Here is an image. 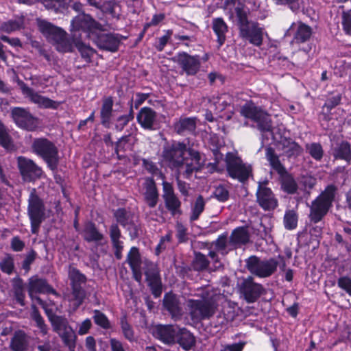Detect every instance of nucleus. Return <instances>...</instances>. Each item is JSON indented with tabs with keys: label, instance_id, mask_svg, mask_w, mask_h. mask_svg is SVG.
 Returning <instances> with one entry per match:
<instances>
[{
	"label": "nucleus",
	"instance_id": "nucleus-1",
	"mask_svg": "<svg viewBox=\"0 0 351 351\" xmlns=\"http://www.w3.org/2000/svg\"><path fill=\"white\" fill-rule=\"evenodd\" d=\"M162 158L171 169L176 170L179 174L182 173L187 179L204 166L199 152L180 141H173L171 144L165 145Z\"/></svg>",
	"mask_w": 351,
	"mask_h": 351
},
{
	"label": "nucleus",
	"instance_id": "nucleus-2",
	"mask_svg": "<svg viewBox=\"0 0 351 351\" xmlns=\"http://www.w3.org/2000/svg\"><path fill=\"white\" fill-rule=\"evenodd\" d=\"M265 156L269 165L279 176L281 189L288 194H295L298 189L293 176L290 173L280 160V156L271 147L265 149Z\"/></svg>",
	"mask_w": 351,
	"mask_h": 351
},
{
	"label": "nucleus",
	"instance_id": "nucleus-3",
	"mask_svg": "<svg viewBox=\"0 0 351 351\" xmlns=\"http://www.w3.org/2000/svg\"><path fill=\"white\" fill-rule=\"evenodd\" d=\"M337 188L328 185L321 194L312 202L310 206L309 220L315 224L320 222L328 212L335 199Z\"/></svg>",
	"mask_w": 351,
	"mask_h": 351
},
{
	"label": "nucleus",
	"instance_id": "nucleus-4",
	"mask_svg": "<svg viewBox=\"0 0 351 351\" xmlns=\"http://www.w3.org/2000/svg\"><path fill=\"white\" fill-rule=\"evenodd\" d=\"M27 202V215L31 223V231L36 234L40 224L45 219V204L35 188L30 190Z\"/></svg>",
	"mask_w": 351,
	"mask_h": 351
},
{
	"label": "nucleus",
	"instance_id": "nucleus-5",
	"mask_svg": "<svg viewBox=\"0 0 351 351\" xmlns=\"http://www.w3.org/2000/svg\"><path fill=\"white\" fill-rule=\"evenodd\" d=\"M245 268L254 276L265 278L272 276L277 271L279 261L275 258H264L252 255L245 261Z\"/></svg>",
	"mask_w": 351,
	"mask_h": 351
},
{
	"label": "nucleus",
	"instance_id": "nucleus-6",
	"mask_svg": "<svg viewBox=\"0 0 351 351\" xmlns=\"http://www.w3.org/2000/svg\"><path fill=\"white\" fill-rule=\"evenodd\" d=\"M240 112L242 116L254 121L261 132H272L270 115L252 101H247L241 107Z\"/></svg>",
	"mask_w": 351,
	"mask_h": 351
},
{
	"label": "nucleus",
	"instance_id": "nucleus-7",
	"mask_svg": "<svg viewBox=\"0 0 351 351\" xmlns=\"http://www.w3.org/2000/svg\"><path fill=\"white\" fill-rule=\"evenodd\" d=\"M32 149L43 159L50 169H57L59 163L58 149L53 143L45 138H36L32 143Z\"/></svg>",
	"mask_w": 351,
	"mask_h": 351
},
{
	"label": "nucleus",
	"instance_id": "nucleus-8",
	"mask_svg": "<svg viewBox=\"0 0 351 351\" xmlns=\"http://www.w3.org/2000/svg\"><path fill=\"white\" fill-rule=\"evenodd\" d=\"M187 306L191 319L201 321L209 319L215 313L217 304L212 298L201 300L189 299Z\"/></svg>",
	"mask_w": 351,
	"mask_h": 351
},
{
	"label": "nucleus",
	"instance_id": "nucleus-9",
	"mask_svg": "<svg viewBox=\"0 0 351 351\" xmlns=\"http://www.w3.org/2000/svg\"><path fill=\"white\" fill-rule=\"evenodd\" d=\"M226 170L228 175L244 183L252 176V167L250 165L244 163L236 154L228 152L225 158Z\"/></svg>",
	"mask_w": 351,
	"mask_h": 351
},
{
	"label": "nucleus",
	"instance_id": "nucleus-10",
	"mask_svg": "<svg viewBox=\"0 0 351 351\" xmlns=\"http://www.w3.org/2000/svg\"><path fill=\"white\" fill-rule=\"evenodd\" d=\"M237 287L241 297L247 303L255 302L262 295L266 293V289L263 286L256 282L251 276L241 279Z\"/></svg>",
	"mask_w": 351,
	"mask_h": 351
},
{
	"label": "nucleus",
	"instance_id": "nucleus-11",
	"mask_svg": "<svg viewBox=\"0 0 351 351\" xmlns=\"http://www.w3.org/2000/svg\"><path fill=\"white\" fill-rule=\"evenodd\" d=\"M10 116L14 123L21 129L33 132L36 131L39 127V119L33 115L28 108H12L10 109Z\"/></svg>",
	"mask_w": 351,
	"mask_h": 351
},
{
	"label": "nucleus",
	"instance_id": "nucleus-12",
	"mask_svg": "<svg viewBox=\"0 0 351 351\" xmlns=\"http://www.w3.org/2000/svg\"><path fill=\"white\" fill-rule=\"evenodd\" d=\"M17 165L23 180L25 182H34L40 179L43 171L32 160L24 156L17 158Z\"/></svg>",
	"mask_w": 351,
	"mask_h": 351
},
{
	"label": "nucleus",
	"instance_id": "nucleus-13",
	"mask_svg": "<svg viewBox=\"0 0 351 351\" xmlns=\"http://www.w3.org/2000/svg\"><path fill=\"white\" fill-rule=\"evenodd\" d=\"M144 273L152 293L155 298H158L162 293V282L160 270L157 265L153 262L145 261Z\"/></svg>",
	"mask_w": 351,
	"mask_h": 351
},
{
	"label": "nucleus",
	"instance_id": "nucleus-14",
	"mask_svg": "<svg viewBox=\"0 0 351 351\" xmlns=\"http://www.w3.org/2000/svg\"><path fill=\"white\" fill-rule=\"evenodd\" d=\"M162 197L165 208L172 215L181 214V202L176 195L172 184L166 181L162 182Z\"/></svg>",
	"mask_w": 351,
	"mask_h": 351
},
{
	"label": "nucleus",
	"instance_id": "nucleus-15",
	"mask_svg": "<svg viewBox=\"0 0 351 351\" xmlns=\"http://www.w3.org/2000/svg\"><path fill=\"white\" fill-rule=\"evenodd\" d=\"M172 60L174 62L178 63L188 75H195L200 67L199 56H192L186 52L178 53Z\"/></svg>",
	"mask_w": 351,
	"mask_h": 351
},
{
	"label": "nucleus",
	"instance_id": "nucleus-16",
	"mask_svg": "<svg viewBox=\"0 0 351 351\" xmlns=\"http://www.w3.org/2000/svg\"><path fill=\"white\" fill-rule=\"evenodd\" d=\"M38 26L41 33L54 47L67 36L66 32L62 29L45 20H38Z\"/></svg>",
	"mask_w": 351,
	"mask_h": 351
},
{
	"label": "nucleus",
	"instance_id": "nucleus-17",
	"mask_svg": "<svg viewBox=\"0 0 351 351\" xmlns=\"http://www.w3.org/2000/svg\"><path fill=\"white\" fill-rule=\"evenodd\" d=\"M142 184V195L144 202L150 208L156 206L159 201V192L152 177H145Z\"/></svg>",
	"mask_w": 351,
	"mask_h": 351
},
{
	"label": "nucleus",
	"instance_id": "nucleus-18",
	"mask_svg": "<svg viewBox=\"0 0 351 351\" xmlns=\"http://www.w3.org/2000/svg\"><path fill=\"white\" fill-rule=\"evenodd\" d=\"M256 196V202L265 211L273 210L278 205V199L269 187H258Z\"/></svg>",
	"mask_w": 351,
	"mask_h": 351
},
{
	"label": "nucleus",
	"instance_id": "nucleus-19",
	"mask_svg": "<svg viewBox=\"0 0 351 351\" xmlns=\"http://www.w3.org/2000/svg\"><path fill=\"white\" fill-rule=\"evenodd\" d=\"M19 84L21 86L23 93L25 95L31 100L32 102L45 108L56 109L58 108V102L39 95L32 88L27 86V84L23 82H19Z\"/></svg>",
	"mask_w": 351,
	"mask_h": 351
},
{
	"label": "nucleus",
	"instance_id": "nucleus-20",
	"mask_svg": "<svg viewBox=\"0 0 351 351\" xmlns=\"http://www.w3.org/2000/svg\"><path fill=\"white\" fill-rule=\"evenodd\" d=\"M27 291L29 296L34 300L35 293H52L57 294L56 291L47 282L45 278L33 276L28 280Z\"/></svg>",
	"mask_w": 351,
	"mask_h": 351
},
{
	"label": "nucleus",
	"instance_id": "nucleus-21",
	"mask_svg": "<svg viewBox=\"0 0 351 351\" xmlns=\"http://www.w3.org/2000/svg\"><path fill=\"white\" fill-rule=\"evenodd\" d=\"M152 335L166 344H174L176 342L178 330L173 325H158L153 328Z\"/></svg>",
	"mask_w": 351,
	"mask_h": 351
},
{
	"label": "nucleus",
	"instance_id": "nucleus-22",
	"mask_svg": "<svg viewBox=\"0 0 351 351\" xmlns=\"http://www.w3.org/2000/svg\"><path fill=\"white\" fill-rule=\"evenodd\" d=\"M122 38L119 34H99L95 38V43L100 49L115 52L119 49Z\"/></svg>",
	"mask_w": 351,
	"mask_h": 351
},
{
	"label": "nucleus",
	"instance_id": "nucleus-23",
	"mask_svg": "<svg viewBox=\"0 0 351 351\" xmlns=\"http://www.w3.org/2000/svg\"><path fill=\"white\" fill-rule=\"evenodd\" d=\"M137 121L142 128L146 130H156L158 128V121L156 112L149 107H143L138 112Z\"/></svg>",
	"mask_w": 351,
	"mask_h": 351
},
{
	"label": "nucleus",
	"instance_id": "nucleus-24",
	"mask_svg": "<svg viewBox=\"0 0 351 351\" xmlns=\"http://www.w3.org/2000/svg\"><path fill=\"white\" fill-rule=\"evenodd\" d=\"M100 25L95 21L90 15L84 12L79 14L71 21L72 32L82 30L90 31L93 29H99Z\"/></svg>",
	"mask_w": 351,
	"mask_h": 351
},
{
	"label": "nucleus",
	"instance_id": "nucleus-25",
	"mask_svg": "<svg viewBox=\"0 0 351 351\" xmlns=\"http://www.w3.org/2000/svg\"><path fill=\"white\" fill-rule=\"evenodd\" d=\"M250 241V235L247 226H240L232 232L228 243L233 248L237 249L247 244Z\"/></svg>",
	"mask_w": 351,
	"mask_h": 351
},
{
	"label": "nucleus",
	"instance_id": "nucleus-26",
	"mask_svg": "<svg viewBox=\"0 0 351 351\" xmlns=\"http://www.w3.org/2000/svg\"><path fill=\"white\" fill-rule=\"evenodd\" d=\"M278 149L281 152V155L288 158H296L301 155L303 151L301 146L296 142L287 138L281 140L279 142Z\"/></svg>",
	"mask_w": 351,
	"mask_h": 351
},
{
	"label": "nucleus",
	"instance_id": "nucleus-27",
	"mask_svg": "<svg viewBox=\"0 0 351 351\" xmlns=\"http://www.w3.org/2000/svg\"><path fill=\"white\" fill-rule=\"evenodd\" d=\"M163 306L175 320L180 319L182 309L178 298L175 294L166 293L163 298Z\"/></svg>",
	"mask_w": 351,
	"mask_h": 351
},
{
	"label": "nucleus",
	"instance_id": "nucleus-28",
	"mask_svg": "<svg viewBox=\"0 0 351 351\" xmlns=\"http://www.w3.org/2000/svg\"><path fill=\"white\" fill-rule=\"evenodd\" d=\"M245 29L246 31L245 32L243 31L239 32L240 36L243 38L249 40L250 43L256 46H260L262 45L263 32V29L258 26V23H252V24Z\"/></svg>",
	"mask_w": 351,
	"mask_h": 351
},
{
	"label": "nucleus",
	"instance_id": "nucleus-29",
	"mask_svg": "<svg viewBox=\"0 0 351 351\" xmlns=\"http://www.w3.org/2000/svg\"><path fill=\"white\" fill-rule=\"evenodd\" d=\"M29 339L23 330H16L11 338L10 348L12 351H27Z\"/></svg>",
	"mask_w": 351,
	"mask_h": 351
},
{
	"label": "nucleus",
	"instance_id": "nucleus-30",
	"mask_svg": "<svg viewBox=\"0 0 351 351\" xmlns=\"http://www.w3.org/2000/svg\"><path fill=\"white\" fill-rule=\"evenodd\" d=\"M195 117H180L173 125L175 132L180 135L193 133L196 129Z\"/></svg>",
	"mask_w": 351,
	"mask_h": 351
},
{
	"label": "nucleus",
	"instance_id": "nucleus-31",
	"mask_svg": "<svg viewBox=\"0 0 351 351\" xmlns=\"http://www.w3.org/2000/svg\"><path fill=\"white\" fill-rule=\"evenodd\" d=\"M109 234L112 247L114 249V256L117 260H121L123 246L122 241H120L121 234L117 223H112L110 226Z\"/></svg>",
	"mask_w": 351,
	"mask_h": 351
},
{
	"label": "nucleus",
	"instance_id": "nucleus-32",
	"mask_svg": "<svg viewBox=\"0 0 351 351\" xmlns=\"http://www.w3.org/2000/svg\"><path fill=\"white\" fill-rule=\"evenodd\" d=\"M82 237L88 243H99L104 238V234L99 231L96 225L90 221H87L84 224Z\"/></svg>",
	"mask_w": 351,
	"mask_h": 351
},
{
	"label": "nucleus",
	"instance_id": "nucleus-33",
	"mask_svg": "<svg viewBox=\"0 0 351 351\" xmlns=\"http://www.w3.org/2000/svg\"><path fill=\"white\" fill-rule=\"evenodd\" d=\"M12 283V293L16 302L21 306H25V284L21 278L16 276L11 280Z\"/></svg>",
	"mask_w": 351,
	"mask_h": 351
},
{
	"label": "nucleus",
	"instance_id": "nucleus-34",
	"mask_svg": "<svg viewBox=\"0 0 351 351\" xmlns=\"http://www.w3.org/2000/svg\"><path fill=\"white\" fill-rule=\"evenodd\" d=\"M113 104L114 101L111 96L104 97L102 100V106L100 110L101 123L106 128H109L110 125Z\"/></svg>",
	"mask_w": 351,
	"mask_h": 351
},
{
	"label": "nucleus",
	"instance_id": "nucleus-35",
	"mask_svg": "<svg viewBox=\"0 0 351 351\" xmlns=\"http://www.w3.org/2000/svg\"><path fill=\"white\" fill-rule=\"evenodd\" d=\"M88 287L87 283L71 286L72 300L74 302L75 309H77L84 302L87 296Z\"/></svg>",
	"mask_w": 351,
	"mask_h": 351
},
{
	"label": "nucleus",
	"instance_id": "nucleus-36",
	"mask_svg": "<svg viewBox=\"0 0 351 351\" xmlns=\"http://www.w3.org/2000/svg\"><path fill=\"white\" fill-rule=\"evenodd\" d=\"M332 155L335 159H342L349 162L351 160V145L350 143L343 141L337 143L333 149Z\"/></svg>",
	"mask_w": 351,
	"mask_h": 351
},
{
	"label": "nucleus",
	"instance_id": "nucleus-37",
	"mask_svg": "<svg viewBox=\"0 0 351 351\" xmlns=\"http://www.w3.org/2000/svg\"><path fill=\"white\" fill-rule=\"evenodd\" d=\"M312 34L313 29L310 26L300 22L293 36V42L298 44L305 43L311 38Z\"/></svg>",
	"mask_w": 351,
	"mask_h": 351
},
{
	"label": "nucleus",
	"instance_id": "nucleus-38",
	"mask_svg": "<svg viewBox=\"0 0 351 351\" xmlns=\"http://www.w3.org/2000/svg\"><path fill=\"white\" fill-rule=\"evenodd\" d=\"M176 341L185 350H190L195 343L194 336L186 328H182L178 331Z\"/></svg>",
	"mask_w": 351,
	"mask_h": 351
},
{
	"label": "nucleus",
	"instance_id": "nucleus-39",
	"mask_svg": "<svg viewBox=\"0 0 351 351\" xmlns=\"http://www.w3.org/2000/svg\"><path fill=\"white\" fill-rule=\"evenodd\" d=\"M213 29L217 36V43L221 47L225 42L228 32V26L221 18H216L213 21Z\"/></svg>",
	"mask_w": 351,
	"mask_h": 351
},
{
	"label": "nucleus",
	"instance_id": "nucleus-40",
	"mask_svg": "<svg viewBox=\"0 0 351 351\" xmlns=\"http://www.w3.org/2000/svg\"><path fill=\"white\" fill-rule=\"evenodd\" d=\"M0 145L8 152L16 150V146L9 134V130L1 121H0Z\"/></svg>",
	"mask_w": 351,
	"mask_h": 351
},
{
	"label": "nucleus",
	"instance_id": "nucleus-41",
	"mask_svg": "<svg viewBox=\"0 0 351 351\" xmlns=\"http://www.w3.org/2000/svg\"><path fill=\"white\" fill-rule=\"evenodd\" d=\"M68 278L70 281V286L85 285L88 282L86 276L71 265L68 268Z\"/></svg>",
	"mask_w": 351,
	"mask_h": 351
},
{
	"label": "nucleus",
	"instance_id": "nucleus-42",
	"mask_svg": "<svg viewBox=\"0 0 351 351\" xmlns=\"http://www.w3.org/2000/svg\"><path fill=\"white\" fill-rule=\"evenodd\" d=\"M49 319L51 324L53 330L58 335L71 327L67 319L64 316L54 314L50 315Z\"/></svg>",
	"mask_w": 351,
	"mask_h": 351
},
{
	"label": "nucleus",
	"instance_id": "nucleus-43",
	"mask_svg": "<svg viewBox=\"0 0 351 351\" xmlns=\"http://www.w3.org/2000/svg\"><path fill=\"white\" fill-rule=\"evenodd\" d=\"M114 217L118 223L124 228L133 224L134 214L125 208H118L114 212Z\"/></svg>",
	"mask_w": 351,
	"mask_h": 351
},
{
	"label": "nucleus",
	"instance_id": "nucleus-44",
	"mask_svg": "<svg viewBox=\"0 0 351 351\" xmlns=\"http://www.w3.org/2000/svg\"><path fill=\"white\" fill-rule=\"evenodd\" d=\"M65 346L68 347L70 351H75L76 347L77 335L71 326L67 330L58 334Z\"/></svg>",
	"mask_w": 351,
	"mask_h": 351
},
{
	"label": "nucleus",
	"instance_id": "nucleus-45",
	"mask_svg": "<svg viewBox=\"0 0 351 351\" xmlns=\"http://www.w3.org/2000/svg\"><path fill=\"white\" fill-rule=\"evenodd\" d=\"M227 95H223L219 97H213L208 100L209 108L213 109L216 114L224 110L230 103L227 100Z\"/></svg>",
	"mask_w": 351,
	"mask_h": 351
},
{
	"label": "nucleus",
	"instance_id": "nucleus-46",
	"mask_svg": "<svg viewBox=\"0 0 351 351\" xmlns=\"http://www.w3.org/2000/svg\"><path fill=\"white\" fill-rule=\"evenodd\" d=\"M74 45L78 49L81 56L84 60L89 63L91 62V58L95 53V51L90 46L85 45L82 41L78 38L73 39Z\"/></svg>",
	"mask_w": 351,
	"mask_h": 351
},
{
	"label": "nucleus",
	"instance_id": "nucleus-47",
	"mask_svg": "<svg viewBox=\"0 0 351 351\" xmlns=\"http://www.w3.org/2000/svg\"><path fill=\"white\" fill-rule=\"evenodd\" d=\"M209 261L201 252H195V257L192 261V267L195 271H201L206 269L209 265Z\"/></svg>",
	"mask_w": 351,
	"mask_h": 351
},
{
	"label": "nucleus",
	"instance_id": "nucleus-48",
	"mask_svg": "<svg viewBox=\"0 0 351 351\" xmlns=\"http://www.w3.org/2000/svg\"><path fill=\"white\" fill-rule=\"evenodd\" d=\"M0 269L3 273L11 275L15 269L13 256L10 254H5L0 261Z\"/></svg>",
	"mask_w": 351,
	"mask_h": 351
},
{
	"label": "nucleus",
	"instance_id": "nucleus-49",
	"mask_svg": "<svg viewBox=\"0 0 351 351\" xmlns=\"http://www.w3.org/2000/svg\"><path fill=\"white\" fill-rule=\"evenodd\" d=\"M127 262L128 263L131 270H134L135 268L141 267V254L139 253L138 248L136 247H132L128 256H127Z\"/></svg>",
	"mask_w": 351,
	"mask_h": 351
},
{
	"label": "nucleus",
	"instance_id": "nucleus-50",
	"mask_svg": "<svg viewBox=\"0 0 351 351\" xmlns=\"http://www.w3.org/2000/svg\"><path fill=\"white\" fill-rule=\"evenodd\" d=\"M205 201L202 195H199L195 199L194 204L192 206V212L190 216L191 221L198 219L200 215L204 210Z\"/></svg>",
	"mask_w": 351,
	"mask_h": 351
},
{
	"label": "nucleus",
	"instance_id": "nucleus-51",
	"mask_svg": "<svg viewBox=\"0 0 351 351\" xmlns=\"http://www.w3.org/2000/svg\"><path fill=\"white\" fill-rule=\"evenodd\" d=\"M32 312L31 313V317L32 319L36 322V326L40 329V332L43 333V335H45L47 334L48 332V328L47 326L45 324V321L40 314L37 307L36 305L32 304Z\"/></svg>",
	"mask_w": 351,
	"mask_h": 351
},
{
	"label": "nucleus",
	"instance_id": "nucleus-52",
	"mask_svg": "<svg viewBox=\"0 0 351 351\" xmlns=\"http://www.w3.org/2000/svg\"><path fill=\"white\" fill-rule=\"evenodd\" d=\"M311 50V47H308L306 49H300L295 51L293 56V64L300 66L306 63L310 58L308 53Z\"/></svg>",
	"mask_w": 351,
	"mask_h": 351
},
{
	"label": "nucleus",
	"instance_id": "nucleus-53",
	"mask_svg": "<svg viewBox=\"0 0 351 351\" xmlns=\"http://www.w3.org/2000/svg\"><path fill=\"white\" fill-rule=\"evenodd\" d=\"M235 13L238 21L239 32L241 31L245 32L246 31L245 29L252 24V23H250L247 19L246 12L243 8L237 7L235 8Z\"/></svg>",
	"mask_w": 351,
	"mask_h": 351
},
{
	"label": "nucleus",
	"instance_id": "nucleus-54",
	"mask_svg": "<svg viewBox=\"0 0 351 351\" xmlns=\"http://www.w3.org/2000/svg\"><path fill=\"white\" fill-rule=\"evenodd\" d=\"M285 227L287 230H293L297 227L298 215L293 210H287L284 216Z\"/></svg>",
	"mask_w": 351,
	"mask_h": 351
},
{
	"label": "nucleus",
	"instance_id": "nucleus-55",
	"mask_svg": "<svg viewBox=\"0 0 351 351\" xmlns=\"http://www.w3.org/2000/svg\"><path fill=\"white\" fill-rule=\"evenodd\" d=\"M134 119V112L132 107L130 108V112L128 114L119 116L114 125V129L117 131L121 132L124 128L128 124L130 121Z\"/></svg>",
	"mask_w": 351,
	"mask_h": 351
},
{
	"label": "nucleus",
	"instance_id": "nucleus-56",
	"mask_svg": "<svg viewBox=\"0 0 351 351\" xmlns=\"http://www.w3.org/2000/svg\"><path fill=\"white\" fill-rule=\"evenodd\" d=\"M93 320L94 322L104 329H109L111 328L110 321L104 313L99 310L94 311Z\"/></svg>",
	"mask_w": 351,
	"mask_h": 351
},
{
	"label": "nucleus",
	"instance_id": "nucleus-57",
	"mask_svg": "<svg viewBox=\"0 0 351 351\" xmlns=\"http://www.w3.org/2000/svg\"><path fill=\"white\" fill-rule=\"evenodd\" d=\"M74 38H77L75 34L73 35V40H71L66 36L64 39L62 40L60 43H58V45L55 47L56 50L62 53L73 51V44H74Z\"/></svg>",
	"mask_w": 351,
	"mask_h": 351
},
{
	"label": "nucleus",
	"instance_id": "nucleus-58",
	"mask_svg": "<svg viewBox=\"0 0 351 351\" xmlns=\"http://www.w3.org/2000/svg\"><path fill=\"white\" fill-rule=\"evenodd\" d=\"M120 325L125 338L130 341H132L134 340V331L130 324L128 322L126 316L121 317Z\"/></svg>",
	"mask_w": 351,
	"mask_h": 351
},
{
	"label": "nucleus",
	"instance_id": "nucleus-59",
	"mask_svg": "<svg viewBox=\"0 0 351 351\" xmlns=\"http://www.w3.org/2000/svg\"><path fill=\"white\" fill-rule=\"evenodd\" d=\"M213 196L219 202H225L229 199V191L224 185H219L215 188Z\"/></svg>",
	"mask_w": 351,
	"mask_h": 351
},
{
	"label": "nucleus",
	"instance_id": "nucleus-60",
	"mask_svg": "<svg viewBox=\"0 0 351 351\" xmlns=\"http://www.w3.org/2000/svg\"><path fill=\"white\" fill-rule=\"evenodd\" d=\"M277 5L287 6L293 12H298L300 8V0H272Z\"/></svg>",
	"mask_w": 351,
	"mask_h": 351
},
{
	"label": "nucleus",
	"instance_id": "nucleus-61",
	"mask_svg": "<svg viewBox=\"0 0 351 351\" xmlns=\"http://www.w3.org/2000/svg\"><path fill=\"white\" fill-rule=\"evenodd\" d=\"M310 155L316 160H319L323 156V149L319 143H312L306 146Z\"/></svg>",
	"mask_w": 351,
	"mask_h": 351
},
{
	"label": "nucleus",
	"instance_id": "nucleus-62",
	"mask_svg": "<svg viewBox=\"0 0 351 351\" xmlns=\"http://www.w3.org/2000/svg\"><path fill=\"white\" fill-rule=\"evenodd\" d=\"M66 1V0H43V3L46 8L55 10L56 12H58L61 8H64Z\"/></svg>",
	"mask_w": 351,
	"mask_h": 351
},
{
	"label": "nucleus",
	"instance_id": "nucleus-63",
	"mask_svg": "<svg viewBox=\"0 0 351 351\" xmlns=\"http://www.w3.org/2000/svg\"><path fill=\"white\" fill-rule=\"evenodd\" d=\"M143 167L150 173L153 175H160L162 176L161 171L157 167L156 163L149 159L143 158L142 160Z\"/></svg>",
	"mask_w": 351,
	"mask_h": 351
},
{
	"label": "nucleus",
	"instance_id": "nucleus-64",
	"mask_svg": "<svg viewBox=\"0 0 351 351\" xmlns=\"http://www.w3.org/2000/svg\"><path fill=\"white\" fill-rule=\"evenodd\" d=\"M36 257V252L31 250L26 255L22 263V268L26 271L30 269V265L34 263Z\"/></svg>",
	"mask_w": 351,
	"mask_h": 351
}]
</instances>
